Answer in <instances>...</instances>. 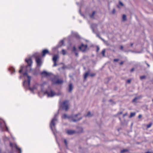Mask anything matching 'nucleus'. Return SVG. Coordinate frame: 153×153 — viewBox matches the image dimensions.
I'll return each mask as SVG.
<instances>
[{
    "mask_svg": "<svg viewBox=\"0 0 153 153\" xmlns=\"http://www.w3.org/2000/svg\"><path fill=\"white\" fill-rule=\"evenodd\" d=\"M23 76L25 80L23 82V85L24 87L27 88H29L32 92H36L39 87V85L37 83L34 84L32 87L30 86V81L31 77L29 76L25 72L24 73Z\"/></svg>",
    "mask_w": 153,
    "mask_h": 153,
    "instance_id": "1",
    "label": "nucleus"
},
{
    "mask_svg": "<svg viewBox=\"0 0 153 153\" xmlns=\"http://www.w3.org/2000/svg\"><path fill=\"white\" fill-rule=\"evenodd\" d=\"M47 85V83L45 82H44L40 86L42 88V92L43 94H47L48 97H52L55 96L56 94L53 91L50 90L49 91H44L43 90V87Z\"/></svg>",
    "mask_w": 153,
    "mask_h": 153,
    "instance_id": "2",
    "label": "nucleus"
},
{
    "mask_svg": "<svg viewBox=\"0 0 153 153\" xmlns=\"http://www.w3.org/2000/svg\"><path fill=\"white\" fill-rule=\"evenodd\" d=\"M56 120V119L55 117H54L52 120L50 124V127L54 134H55V131H56L55 123Z\"/></svg>",
    "mask_w": 153,
    "mask_h": 153,
    "instance_id": "3",
    "label": "nucleus"
},
{
    "mask_svg": "<svg viewBox=\"0 0 153 153\" xmlns=\"http://www.w3.org/2000/svg\"><path fill=\"white\" fill-rule=\"evenodd\" d=\"M61 106L63 109L65 110L68 108V102L67 101H64L61 104Z\"/></svg>",
    "mask_w": 153,
    "mask_h": 153,
    "instance_id": "4",
    "label": "nucleus"
},
{
    "mask_svg": "<svg viewBox=\"0 0 153 153\" xmlns=\"http://www.w3.org/2000/svg\"><path fill=\"white\" fill-rule=\"evenodd\" d=\"M87 48V45L82 44L79 47V49L82 51L84 52L85 51Z\"/></svg>",
    "mask_w": 153,
    "mask_h": 153,
    "instance_id": "5",
    "label": "nucleus"
},
{
    "mask_svg": "<svg viewBox=\"0 0 153 153\" xmlns=\"http://www.w3.org/2000/svg\"><path fill=\"white\" fill-rule=\"evenodd\" d=\"M41 74L42 76H53V75L52 74L47 72L46 71H44L41 73Z\"/></svg>",
    "mask_w": 153,
    "mask_h": 153,
    "instance_id": "6",
    "label": "nucleus"
},
{
    "mask_svg": "<svg viewBox=\"0 0 153 153\" xmlns=\"http://www.w3.org/2000/svg\"><path fill=\"white\" fill-rule=\"evenodd\" d=\"M59 56L57 55H54L53 58V60L54 62V64L53 65V66H55L56 65V61L58 59Z\"/></svg>",
    "mask_w": 153,
    "mask_h": 153,
    "instance_id": "7",
    "label": "nucleus"
},
{
    "mask_svg": "<svg viewBox=\"0 0 153 153\" xmlns=\"http://www.w3.org/2000/svg\"><path fill=\"white\" fill-rule=\"evenodd\" d=\"M10 145L12 147H15V148H16V149H17L18 150H19V153H21V149L18 148L16 144L10 143Z\"/></svg>",
    "mask_w": 153,
    "mask_h": 153,
    "instance_id": "8",
    "label": "nucleus"
},
{
    "mask_svg": "<svg viewBox=\"0 0 153 153\" xmlns=\"http://www.w3.org/2000/svg\"><path fill=\"white\" fill-rule=\"evenodd\" d=\"M36 60L37 66H40L42 63V61L41 59L38 57L36 58Z\"/></svg>",
    "mask_w": 153,
    "mask_h": 153,
    "instance_id": "9",
    "label": "nucleus"
},
{
    "mask_svg": "<svg viewBox=\"0 0 153 153\" xmlns=\"http://www.w3.org/2000/svg\"><path fill=\"white\" fill-rule=\"evenodd\" d=\"M28 67V66L27 67H25L23 66H22L21 67V69L19 71V72L20 73H21L22 72L24 71H26V68Z\"/></svg>",
    "mask_w": 153,
    "mask_h": 153,
    "instance_id": "10",
    "label": "nucleus"
},
{
    "mask_svg": "<svg viewBox=\"0 0 153 153\" xmlns=\"http://www.w3.org/2000/svg\"><path fill=\"white\" fill-rule=\"evenodd\" d=\"M66 132L68 134L71 135L74 134L75 132V131L74 130H68L66 131Z\"/></svg>",
    "mask_w": 153,
    "mask_h": 153,
    "instance_id": "11",
    "label": "nucleus"
},
{
    "mask_svg": "<svg viewBox=\"0 0 153 153\" xmlns=\"http://www.w3.org/2000/svg\"><path fill=\"white\" fill-rule=\"evenodd\" d=\"M25 61L28 64V66H30L31 65L32 63V61L30 58L26 59Z\"/></svg>",
    "mask_w": 153,
    "mask_h": 153,
    "instance_id": "12",
    "label": "nucleus"
},
{
    "mask_svg": "<svg viewBox=\"0 0 153 153\" xmlns=\"http://www.w3.org/2000/svg\"><path fill=\"white\" fill-rule=\"evenodd\" d=\"M77 116V115H74L73 116L71 117L72 119H71V120L73 122H75L76 121L79 120V119L76 118Z\"/></svg>",
    "mask_w": 153,
    "mask_h": 153,
    "instance_id": "13",
    "label": "nucleus"
},
{
    "mask_svg": "<svg viewBox=\"0 0 153 153\" xmlns=\"http://www.w3.org/2000/svg\"><path fill=\"white\" fill-rule=\"evenodd\" d=\"M42 56H45V55L47 53H49V51L48 50L45 49L42 51Z\"/></svg>",
    "mask_w": 153,
    "mask_h": 153,
    "instance_id": "14",
    "label": "nucleus"
},
{
    "mask_svg": "<svg viewBox=\"0 0 153 153\" xmlns=\"http://www.w3.org/2000/svg\"><path fill=\"white\" fill-rule=\"evenodd\" d=\"M52 81L53 83L55 84H59L62 82V81L61 80H57L56 82H55L53 79H52Z\"/></svg>",
    "mask_w": 153,
    "mask_h": 153,
    "instance_id": "15",
    "label": "nucleus"
},
{
    "mask_svg": "<svg viewBox=\"0 0 153 153\" xmlns=\"http://www.w3.org/2000/svg\"><path fill=\"white\" fill-rule=\"evenodd\" d=\"M10 70L12 72V73H13V72H15V69L14 68L12 67L10 68Z\"/></svg>",
    "mask_w": 153,
    "mask_h": 153,
    "instance_id": "16",
    "label": "nucleus"
},
{
    "mask_svg": "<svg viewBox=\"0 0 153 153\" xmlns=\"http://www.w3.org/2000/svg\"><path fill=\"white\" fill-rule=\"evenodd\" d=\"M72 90V86L71 84H70L69 86V92H71Z\"/></svg>",
    "mask_w": 153,
    "mask_h": 153,
    "instance_id": "17",
    "label": "nucleus"
},
{
    "mask_svg": "<svg viewBox=\"0 0 153 153\" xmlns=\"http://www.w3.org/2000/svg\"><path fill=\"white\" fill-rule=\"evenodd\" d=\"M92 115V114L90 112H88L86 115V116H88V117H90Z\"/></svg>",
    "mask_w": 153,
    "mask_h": 153,
    "instance_id": "18",
    "label": "nucleus"
},
{
    "mask_svg": "<svg viewBox=\"0 0 153 153\" xmlns=\"http://www.w3.org/2000/svg\"><path fill=\"white\" fill-rule=\"evenodd\" d=\"M63 43L64 41L63 40H62L59 42V45L60 46H61L63 44Z\"/></svg>",
    "mask_w": 153,
    "mask_h": 153,
    "instance_id": "19",
    "label": "nucleus"
},
{
    "mask_svg": "<svg viewBox=\"0 0 153 153\" xmlns=\"http://www.w3.org/2000/svg\"><path fill=\"white\" fill-rule=\"evenodd\" d=\"M122 18H123V21L126 20V16L125 15H123V16Z\"/></svg>",
    "mask_w": 153,
    "mask_h": 153,
    "instance_id": "20",
    "label": "nucleus"
},
{
    "mask_svg": "<svg viewBox=\"0 0 153 153\" xmlns=\"http://www.w3.org/2000/svg\"><path fill=\"white\" fill-rule=\"evenodd\" d=\"M88 74H89L88 73H86L85 74L84 78L85 79L88 76Z\"/></svg>",
    "mask_w": 153,
    "mask_h": 153,
    "instance_id": "21",
    "label": "nucleus"
},
{
    "mask_svg": "<svg viewBox=\"0 0 153 153\" xmlns=\"http://www.w3.org/2000/svg\"><path fill=\"white\" fill-rule=\"evenodd\" d=\"M120 6H123V5L122 2H120L119 4L117 6V7L118 8H120Z\"/></svg>",
    "mask_w": 153,
    "mask_h": 153,
    "instance_id": "22",
    "label": "nucleus"
},
{
    "mask_svg": "<svg viewBox=\"0 0 153 153\" xmlns=\"http://www.w3.org/2000/svg\"><path fill=\"white\" fill-rule=\"evenodd\" d=\"M135 114V113H131L130 114V117H132L133 116H134Z\"/></svg>",
    "mask_w": 153,
    "mask_h": 153,
    "instance_id": "23",
    "label": "nucleus"
},
{
    "mask_svg": "<svg viewBox=\"0 0 153 153\" xmlns=\"http://www.w3.org/2000/svg\"><path fill=\"white\" fill-rule=\"evenodd\" d=\"M62 53L63 55H65L66 53V51L65 50H62Z\"/></svg>",
    "mask_w": 153,
    "mask_h": 153,
    "instance_id": "24",
    "label": "nucleus"
},
{
    "mask_svg": "<svg viewBox=\"0 0 153 153\" xmlns=\"http://www.w3.org/2000/svg\"><path fill=\"white\" fill-rule=\"evenodd\" d=\"M152 125V123H150L149 124L147 125V128H150L151 126Z\"/></svg>",
    "mask_w": 153,
    "mask_h": 153,
    "instance_id": "25",
    "label": "nucleus"
},
{
    "mask_svg": "<svg viewBox=\"0 0 153 153\" xmlns=\"http://www.w3.org/2000/svg\"><path fill=\"white\" fill-rule=\"evenodd\" d=\"M127 151V149H124L122 150H121V153H123L125 152H126Z\"/></svg>",
    "mask_w": 153,
    "mask_h": 153,
    "instance_id": "26",
    "label": "nucleus"
},
{
    "mask_svg": "<svg viewBox=\"0 0 153 153\" xmlns=\"http://www.w3.org/2000/svg\"><path fill=\"white\" fill-rule=\"evenodd\" d=\"M67 117V115L66 114H63L62 116V117L64 118H66Z\"/></svg>",
    "mask_w": 153,
    "mask_h": 153,
    "instance_id": "27",
    "label": "nucleus"
},
{
    "mask_svg": "<svg viewBox=\"0 0 153 153\" xmlns=\"http://www.w3.org/2000/svg\"><path fill=\"white\" fill-rule=\"evenodd\" d=\"M102 54L103 56H105V50H103L102 51Z\"/></svg>",
    "mask_w": 153,
    "mask_h": 153,
    "instance_id": "28",
    "label": "nucleus"
},
{
    "mask_svg": "<svg viewBox=\"0 0 153 153\" xmlns=\"http://www.w3.org/2000/svg\"><path fill=\"white\" fill-rule=\"evenodd\" d=\"M74 35L76 36V37H77L79 36L76 33H74Z\"/></svg>",
    "mask_w": 153,
    "mask_h": 153,
    "instance_id": "29",
    "label": "nucleus"
},
{
    "mask_svg": "<svg viewBox=\"0 0 153 153\" xmlns=\"http://www.w3.org/2000/svg\"><path fill=\"white\" fill-rule=\"evenodd\" d=\"M140 79H144L145 78V76H142L140 77Z\"/></svg>",
    "mask_w": 153,
    "mask_h": 153,
    "instance_id": "30",
    "label": "nucleus"
},
{
    "mask_svg": "<svg viewBox=\"0 0 153 153\" xmlns=\"http://www.w3.org/2000/svg\"><path fill=\"white\" fill-rule=\"evenodd\" d=\"M76 48H75V47H74V48H73V51H76Z\"/></svg>",
    "mask_w": 153,
    "mask_h": 153,
    "instance_id": "31",
    "label": "nucleus"
},
{
    "mask_svg": "<svg viewBox=\"0 0 153 153\" xmlns=\"http://www.w3.org/2000/svg\"><path fill=\"white\" fill-rule=\"evenodd\" d=\"M118 61V59H114V61L115 62H117Z\"/></svg>",
    "mask_w": 153,
    "mask_h": 153,
    "instance_id": "32",
    "label": "nucleus"
},
{
    "mask_svg": "<svg viewBox=\"0 0 153 153\" xmlns=\"http://www.w3.org/2000/svg\"><path fill=\"white\" fill-rule=\"evenodd\" d=\"M142 117V115L141 114H140L138 116V118H140Z\"/></svg>",
    "mask_w": 153,
    "mask_h": 153,
    "instance_id": "33",
    "label": "nucleus"
},
{
    "mask_svg": "<svg viewBox=\"0 0 153 153\" xmlns=\"http://www.w3.org/2000/svg\"><path fill=\"white\" fill-rule=\"evenodd\" d=\"M64 142H65V145H67V141H66V140H64Z\"/></svg>",
    "mask_w": 153,
    "mask_h": 153,
    "instance_id": "34",
    "label": "nucleus"
},
{
    "mask_svg": "<svg viewBox=\"0 0 153 153\" xmlns=\"http://www.w3.org/2000/svg\"><path fill=\"white\" fill-rule=\"evenodd\" d=\"M91 27L92 28V29H93V32H94V29L93 28V26H91Z\"/></svg>",
    "mask_w": 153,
    "mask_h": 153,
    "instance_id": "35",
    "label": "nucleus"
},
{
    "mask_svg": "<svg viewBox=\"0 0 153 153\" xmlns=\"http://www.w3.org/2000/svg\"><path fill=\"white\" fill-rule=\"evenodd\" d=\"M56 48H53V50L54 51V49H56Z\"/></svg>",
    "mask_w": 153,
    "mask_h": 153,
    "instance_id": "36",
    "label": "nucleus"
},
{
    "mask_svg": "<svg viewBox=\"0 0 153 153\" xmlns=\"http://www.w3.org/2000/svg\"><path fill=\"white\" fill-rule=\"evenodd\" d=\"M127 82L128 83H129L130 82V80H128V81H127Z\"/></svg>",
    "mask_w": 153,
    "mask_h": 153,
    "instance_id": "37",
    "label": "nucleus"
},
{
    "mask_svg": "<svg viewBox=\"0 0 153 153\" xmlns=\"http://www.w3.org/2000/svg\"><path fill=\"white\" fill-rule=\"evenodd\" d=\"M137 99V98H135L134 100H133V101L134 102V101L136 99Z\"/></svg>",
    "mask_w": 153,
    "mask_h": 153,
    "instance_id": "38",
    "label": "nucleus"
},
{
    "mask_svg": "<svg viewBox=\"0 0 153 153\" xmlns=\"http://www.w3.org/2000/svg\"><path fill=\"white\" fill-rule=\"evenodd\" d=\"M101 39L103 40V41L104 42V43H105V41L104 39Z\"/></svg>",
    "mask_w": 153,
    "mask_h": 153,
    "instance_id": "39",
    "label": "nucleus"
},
{
    "mask_svg": "<svg viewBox=\"0 0 153 153\" xmlns=\"http://www.w3.org/2000/svg\"><path fill=\"white\" fill-rule=\"evenodd\" d=\"M134 70V68H132V69H131V71H133Z\"/></svg>",
    "mask_w": 153,
    "mask_h": 153,
    "instance_id": "40",
    "label": "nucleus"
},
{
    "mask_svg": "<svg viewBox=\"0 0 153 153\" xmlns=\"http://www.w3.org/2000/svg\"><path fill=\"white\" fill-rule=\"evenodd\" d=\"M99 50V48H98V47H97V51H98Z\"/></svg>",
    "mask_w": 153,
    "mask_h": 153,
    "instance_id": "41",
    "label": "nucleus"
},
{
    "mask_svg": "<svg viewBox=\"0 0 153 153\" xmlns=\"http://www.w3.org/2000/svg\"><path fill=\"white\" fill-rule=\"evenodd\" d=\"M6 130L8 131V128L7 126H6Z\"/></svg>",
    "mask_w": 153,
    "mask_h": 153,
    "instance_id": "42",
    "label": "nucleus"
},
{
    "mask_svg": "<svg viewBox=\"0 0 153 153\" xmlns=\"http://www.w3.org/2000/svg\"><path fill=\"white\" fill-rule=\"evenodd\" d=\"M146 153H151L149 152H146Z\"/></svg>",
    "mask_w": 153,
    "mask_h": 153,
    "instance_id": "43",
    "label": "nucleus"
},
{
    "mask_svg": "<svg viewBox=\"0 0 153 153\" xmlns=\"http://www.w3.org/2000/svg\"><path fill=\"white\" fill-rule=\"evenodd\" d=\"M123 64V62H121V63H120V65H122V64Z\"/></svg>",
    "mask_w": 153,
    "mask_h": 153,
    "instance_id": "44",
    "label": "nucleus"
},
{
    "mask_svg": "<svg viewBox=\"0 0 153 153\" xmlns=\"http://www.w3.org/2000/svg\"><path fill=\"white\" fill-rule=\"evenodd\" d=\"M94 75H91L90 76H94Z\"/></svg>",
    "mask_w": 153,
    "mask_h": 153,
    "instance_id": "45",
    "label": "nucleus"
},
{
    "mask_svg": "<svg viewBox=\"0 0 153 153\" xmlns=\"http://www.w3.org/2000/svg\"><path fill=\"white\" fill-rule=\"evenodd\" d=\"M114 12H115V10H114V11H113V13H114Z\"/></svg>",
    "mask_w": 153,
    "mask_h": 153,
    "instance_id": "46",
    "label": "nucleus"
},
{
    "mask_svg": "<svg viewBox=\"0 0 153 153\" xmlns=\"http://www.w3.org/2000/svg\"><path fill=\"white\" fill-rule=\"evenodd\" d=\"M75 54H76V55H77V54L76 53V52H75Z\"/></svg>",
    "mask_w": 153,
    "mask_h": 153,
    "instance_id": "47",
    "label": "nucleus"
},
{
    "mask_svg": "<svg viewBox=\"0 0 153 153\" xmlns=\"http://www.w3.org/2000/svg\"><path fill=\"white\" fill-rule=\"evenodd\" d=\"M93 15L95 13H94V12H93Z\"/></svg>",
    "mask_w": 153,
    "mask_h": 153,
    "instance_id": "48",
    "label": "nucleus"
},
{
    "mask_svg": "<svg viewBox=\"0 0 153 153\" xmlns=\"http://www.w3.org/2000/svg\"><path fill=\"white\" fill-rule=\"evenodd\" d=\"M121 49L123 48L122 47H121Z\"/></svg>",
    "mask_w": 153,
    "mask_h": 153,
    "instance_id": "49",
    "label": "nucleus"
},
{
    "mask_svg": "<svg viewBox=\"0 0 153 153\" xmlns=\"http://www.w3.org/2000/svg\"><path fill=\"white\" fill-rule=\"evenodd\" d=\"M152 101H153V99L152 100Z\"/></svg>",
    "mask_w": 153,
    "mask_h": 153,
    "instance_id": "50",
    "label": "nucleus"
}]
</instances>
